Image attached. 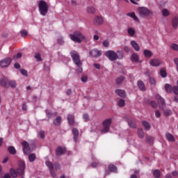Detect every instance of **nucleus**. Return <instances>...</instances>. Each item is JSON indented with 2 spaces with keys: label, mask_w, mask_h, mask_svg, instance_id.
<instances>
[{
  "label": "nucleus",
  "mask_w": 178,
  "mask_h": 178,
  "mask_svg": "<svg viewBox=\"0 0 178 178\" xmlns=\"http://www.w3.org/2000/svg\"><path fill=\"white\" fill-rule=\"evenodd\" d=\"M54 168H55V169L58 170V169H60V165H59V163H55Z\"/></svg>",
  "instance_id": "obj_61"
},
{
  "label": "nucleus",
  "mask_w": 178,
  "mask_h": 178,
  "mask_svg": "<svg viewBox=\"0 0 178 178\" xmlns=\"http://www.w3.org/2000/svg\"><path fill=\"white\" fill-rule=\"evenodd\" d=\"M70 55L74 63L76 66L83 65V63L81 62V60H80V54H79V52H77L76 51H70Z\"/></svg>",
  "instance_id": "obj_4"
},
{
  "label": "nucleus",
  "mask_w": 178,
  "mask_h": 178,
  "mask_svg": "<svg viewBox=\"0 0 178 178\" xmlns=\"http://www.w3.org/2000/svg\"><path fill=\"white\" fill-rule=\"evenodd\" d=\"M108 170L110 172L116 173V172H118V167H116V165H115L113 164H110V165H108Z\"/></svg>",
  "instance_id": "obj_24"
},
{
  "label": "nucleus",
  "mask_w": 178,
  "mask_h": 178,
  "mask_svg": "<svg viewBox=\"0 0 178 178\" xmlns=\"http://www.w3.org/2000/svg\"><path fill=\"white\" fill-rule=\"evenodd\" d=\"M67 122L70 126H73V124H74V116L70 114L67 115Z\"/></svg>",
  "instance_id": "obj_19"
},
{
  "label": "nucleus",
  "mask_w": 178,
  "mask_h": 178,
  "mask_svg": "<svg viewBox=\"0 0 178 178\" xmlns=\"http://www.w3.org/2000/svg\"><path fill=\"white\" fill-rule=\"evenodd\" d=\"M172 90H173L174 94H175L176 95H178V86H174Z\"/></svg>",
  "instance_id": "obj_54"
},
{
  "label": "nucleus",
  "mask_w": 178,
  "mask_h": 178,
  "mask_svg": "<svg viewBox=\"0 0 178 178\" xmlns=\"http://www.w3.org/2000/svg\"><path fill=\"white\" fill-rule=\"evenodd\" d=\"M170 48L172 50V51H178V44L176 43H172L170 44Z\"/></svg>",
  "instance_id": "obj_39"
},
{
  "label": "nucleus",
  "mask_w": 178,
  "mask_h": 178,
  "mask_svg": "<svg viewBox=\"0 0 178 178\" xmlns=\"http://www.w3.org/2000/svg\"><path fill=\"white\" fill-rule=\"evenodd\" d=\"M138 59H140V57L138 56V54L136 53H134L131 55V60L132 62H138Z\"/></svg>",
  "instance_id": "obj_22"
},
{
  "label": "nucleus",
  "mask_w": 178,
  "mask_h": 178,
  "mask_svg": "<svg viewBox=\"0 0 178 178\" xmlns=\"http://www.w3.org/2000/svg\"><path fill=\"white\" fill-rule=\"evenodd\" d=\"M156 99L158 102V104L159 105V107L161 109H165V106H166V104L165 103V99H163L161 96H160L159 95H156Z\"/></svg>",
  "instance_id": "obj_8"
},
{
  "label": "nucleus",
  "mask_w": 178,
  "mask_h": 178,
  "mask_svg": "<svg viewBox=\"0 0 178 178\" xmlns=\"http://www.w3.org/2000/svg\"><path fill=\"white\" fill-rule=\"evenodd\" d=\"M92 168H97L98 166V163L95 162H92L91 164Z\"/></svg>",
  "instance_id": "obj_62"
},
{
  "label": "nucleus",
  "mask_w": 178,
  "mask_h": 178,
  "mask_svg": "<svg viewBox=\"0 0 178 178\" xmlns=\"http://www.w3.org/2000/svg\"><path fill=\"white\" fill-rule=\"evenodd\" d=\"M14 67H15V69H20V64H19V63H17L14 65Z\"/></svg>",
  "instance_id": "obj_63"
},
{
  "label": "nucleus",
  "mask_w": 178,
  "mask_h": 178,
  "mask_svg": "<svg viewBox=\"0 0 178 178\" xmlns=\"http://www.w3.org/2000/svg\"><path fill=\"white\" fill-rule=\"evenodd\" d=\"M155 116L156 118H161V112H159V111H156Z\"/></svg>",
  "instance_id": "obj_60"
},
{
  "label": "nucleus",
  "mask_w": 178,
  "mask_h": 178,
  "mask_svg": "<svg viewBox=\"0 0 178 178\" xmlns=\"http://www.w3.org/2000/svg\"><path fill=\"white\" fill-rule=\"evenodd\" d=\"M127 33L129 37H134V34H136V29H134V28H128Z\"/></svg>",
  "instance_id": "obj_25"
},
{
  "label": "nucleus",
  "mask_w": 178,
  "mask_h": 178,
  "mask_svg": "<svg viewBox=\"0 0 178 178\" xmlns=\"http://www.w3.org/2000/svg\"><path fill=\"white\" fill-rule=\"evenodd\" d=\"M161 63H162L161 62V60H159L158 58H154V59L150 60V61H149L150 66H153L154 67L161 66Z\"/></svg>",
  "instance_id": "obj_13"
},
{
  "label": "nucleus",
  "mask_w": 178,
  "mask_h": 178,
  "mask_svg": "<svg viewBox=\"0 0 178 178\" xmlns=\"http://www.w3.org/2000/svg\"><path fill=\"white\" fill-rule=\"evenodd\" d=\"M115 93H117V95L119 97H121L122 98H124V97H126V92H124V90H123L122 89L116 90Z\"/></svg>",
  "instance_id": "obj_18"
},
{
  "label": "nucleus",
  "mask_w": 178,
  "mask_h": 178,
  "mask_svg": "<svg viewBox=\"0 0 178 178\" xmlns=\"http://www.w3.org/2000/svg\"><path fill=\"white\" fill-rule=\"evenodd\" d=\"M164 115H165V116H170V115H172V111L171 110H165Z\"/></svg>",
  "instance_id": "obj_51"
},
{
  "label": "nucleus",
  "mask_w": 178,
  "mask_h": 178,
  "mask_svg": "<svg viewBox=\"0 0 178 178\" xmlns=\"http://www.w3.org/2000/svg\"><path fill=\"white\" fill-rule=\"evenodd\" d=\"M143 125L144 126L145 129H146V130H149V129H151V124H149L147 121H143Z\"/></svg>",
  "instance_id": "obj_38"
},
{
  "label": "nucleus",
  "mask_w": 178,
  "mask_h": 178,
  "mask_svg": "<svg viewBox=\"0 0 178 178\" xmlns=\"http://www.w3.org/2000/svg\"><path fill=\"white\" fill-rule=\"evenodd\" d=\"M8 151L11 155H15L16 154V149L13 146H9L8 147Z\"/></svg>",
  "instance_id": "obj_30"
},
{
  "label": "nucleus",
  "mask_w": 178,
  "mask_h": 178,
  "mask_svg": "<svg viewBox=\"0 0 178 178\" xmlns=\"http://www.w3.org/2000/svg\"><path fill=\"white\" fill-rule=\"evenodd\" d=\"M88 80V79L87 78V76H82L81 77V81H83V83H87Z\"/></svg>",
  "instance_id": "obj_59"
},
{
  "label": "nucleus",
  "mask_w": 178,
  "mask_h": 178,
  "mask_svg": "<svg viewBox=\"0 0 178 178\" xmlns=\"http://www.w3.org/2000/svg\"><path fill=\"white\" fill-rule=\"evenodd\" d=\"M34 58L38 62H42V58H41V54H40V53H35Z\"/></svg>",
  "instance_id": "obj_35"
},
{
  "label": "nucleus",
  "mask_w": 178,
  "mask_h": 178,
  "mask_svg": "<svg viewBox=\"0 0 178 178\" xmlns=\"http://www.w3.org/2000/svg\"><path fill=\"white\" fill-rule=\"evenodd\" d=\"M172 26L173 29H176L178 28V17H177V16H175L172 18Z\"/></svg>",
  "instance_id": "obj_17"
},
{
  "label": "nucleus",
  "mask_w": 178,
  "mask_h": 178,
  "mask_svg": "<svg viewBox=\"0 0 178 178\" xmlns=\"http://www.w3.org/2000/svg\"><path fill=\"white\" fill-rule=\"evenodd\" d=\"M160 74L161 77H163V79H165V77L168 76V73L166 72V70H161Z\"/></svg>",
  "instance_id": "obj_40"
},
{
  "label": "nucleus",
  "mask_w": 178,
  "mask_h": 178,
  "mask_svg": "<svg viewBox=\"0 0 178 178\" xmlns=\"http://www.w3.org/2000/svg\"><path fill=\"white\" fill-rule=\"evenodd\" d=\"M138 136L140 138H144V131H143V129L138 130Z\"/></svg>",
  "instance_id": "obj_44"
},
{
  "label": "nucleus",
  "mask_w": 178,
  "mask_h": 178,
  "mask_svg": "<svg viewBox=\"0 0 178 178\" xmlns=\"http://www.w3.org/2000/svg\"><path fill=\"white\" fill-rule=\"evenodd\" d=\"M138 87L141 91H145V85L141 81H138Z\"/></svg>",
  "instance_id": "obj_27"
},
{
  "label": "nucleus",
  "mask_w": 178,
  "mask_h": 178,
  "mask_svg": "<svg viewBox=\"0 0 178 178\" xmlns=\"http://www.w3.org/2000/svg\"><path fill=\"white\" fill-rule=\"evenodd\" d=\"M10 172L12 177H13V178L17 177V171H16V170H15V168H10Z\"/></svg>",
  "instance_id": "obj_32"
},
{
  "label": "nucleus",
  "mask_w": 178,
  "mask_h": 178,
  "mask_svg": "<svg viewBox=\"0 0 178 178\" xmlns=\"http://www.w3.org/2000/svg\"><path fill=\"white\" fill-rule=\"evenodd\" d=\"M39 136L42 138H45V132L44 131H39Z\"/></svg>",
  "instance_id": "obj_55"
},
{
  "label": "nucleus",
  "mask_w": 178,
  "mask_h": 178,
  "mask_svg": "<svg viewBox=\"0 0 178 178\" xmlns=\"http://www.w3.org/2000/svg\"><path fill=\"white\" fill-rule=\"evenodd\" d=\"M70 38L74 42L81 44L83 40H86V36L81 31H76L73 33L70 34Z\"/></svg>",
  "instance_id": "obj_1"
},
{
  "label": "nucleus",
  "mask_w": 178,
  "mask_h": 178,
  "mask_svg": "<svg viewBox=\"0 0 178 178\" xmlns=\"http://www.w3.org/2000/svg\"><path fill=\"white\" fill-rule=\"evenodd\" d=\"M12 62L11 58H4L3 60L0 61V66L1 67H8L10 63Z\"/></svg>",
  "instance_id": "obj_10"
},
{
  "label": "nucleus",
  "mask_w": 178,
  "mask_h": 178,
  "mask_svg": "<svg viewBox=\"0 0 178 178\" xmlns=\"http://www.w3.org/2000/svg\"><path fill=\"white\" fill-rule=\"evenodd\" d=\"M3 178H10V174L9 173L5 174Z\"/></svg>",
  "instance_id": "obj_64"
},
{
  "label": "nucleus",
  "mask_w": 178,
  "mask_h": 178,
  "mask_svg": "<svg viewBox=\"0 0 178 178\" xmlns=\"http://www.w3.org/2000/svg\"><path fill=\"white\" fill-rule=\"evenodd\" d=\"M83 119L84 122H88L90 120V115H88V113H84L83 115Z\"/></svg>",
  "instance_id": "obj_43"
},
{
  "label": "nucleus",
  "mask_w": 178,
  "mask_h": 178,
  "mask_svg": "<svg viewBox=\"0 0 178 178\" xmlns=\"http://www.w3.org/2000/svg\"><path fill=\"white\" fill-rule=\"evenodd\" d=\"M46 114L47 118H49V119L52 118V117L54 116H56L57 113H51L49 111H46Z\"/></svg>",
  "instance_id": "obj_41"
},
{
  "label": "nucleus",
  "mask_w": 178,
  "mask_h": 178,
  "mask_svg": "<svg viewBox=\"0 0 178 178\" xmlns=\"http://www.w3.org/2000/svg\"><path fill=\"white\" fill-rule=\"evenodd\" d=\"M149 104L151 105V106H152L154 109H156V108H158V104L156 103V102L152 100L149 102Z\"/></svg>",
  "instance_id": "obj_46"
},
{
  "label": "nucleus",
  "mask_w": 178,
  "mask_h": 178,
  "mask_svg": "<svg viewBox=\"0 0 178 178\" xmlns=\"http://www.w3.org/2000/svg\"><path fill=\"white\" fill-rule=\"evenodd\" d=\"M77 69H76V72H78V73H81L83 72V68L81 67V66H77Z\"/></svg>",
  "instance_id": "obj_58"
},
{
  "label": "nucleus",
  "mask_w": 178,
  "mask_h": 178,
  "mask_svg": "<svg viewBox=\"0 0 178 178\" xmlns=\"http://www.w3.org/2000/svg\"><path fill=\"white\" fill-rule=\"evenodd\" d=\"M8 84H9V86H10V87L11 88H16V87H17V84L16 83V81H13V80L9 81V82H8Z\"/></svg>",
  "instance_id": "obj_36"
},
{
  "label": "nucleus",
  "mask_w": 178,
  "mask_h": 178,
  "mask_svg": "<svg viewBox=\"0 0 178 178\" xmlns=\"http://www.w3.org/2000/svg\"><path fill=\"white\" fill-rule=\"evenodd\" d=\"M143 55L145 56V58H151L152 56V51L149 49H145L143 51Z\"/></svg>",
  "instance_id": "obj_23"
},
{
  "label": "nucleus",
  "mask_w": 178,
  "mask_h": 178,
  "mask_svg": "<svg viewBox=\"0 0 178 178\" xmlns=\"http://www.w3.org/2000/svg\"><path fill=\"white\" fill-rule=\"evenodd\" d=\"M149 81L150 84H152L153 86H155V79L154 78H149Z\"/></svg>",
  "instance_id": "obj_56"
},
{
  "label": "nucleus",
  "mask_w": 178,
  "mask_h": 178,
  "mask_svg": "<svg viewBox=\"0 0 178 178\" xmlns=\"http://www.w3.org/2000/svg\"><path fill=\"white\" fill-rule=\"evenodd\" d=\"M72 134L74 136V143H77V140H79V134H80V133L79 132V129L74 128L72 129Z\"/></svg>",
  "instance_id": "obj_15"
},
{
  "label": "nucleus",
  "mask_w": 178,
  "mask_h": 178,
  "mask_svg": "<svg viewBox=\"0 0 178 178\" xmlns=\"http://www.w3.org/2000/svg\"><path fill=\"white\" fill-rule=\"evenodd\" d=\"M124 105H125L124 99H120L118 102V106H120L122 108L124 106Z\"/></svg>",
  "instance_id": "obj_47"
},
{
  "label": "nucleus",
  "mask_w": 178,
  "mask_h": 178,
  "mask_svg": "<svg viewBox=\"0 0 178 178\" xmlns=\"http://www.w3.org/2000/svg\"><path fill=\"white\" fill-rule=\"evenodd\" d=\"M165 137L167 138V140L171 143H174L175 141V137L173 136V135H172V134H166Z\"/></svg>",
  "instance_id": "obj_29"
},
{
  "label": "nucleus",
  "mask_w": 178,
  "mask_h": 178,
  "mask_svg": "<svg viewBox=\"0 0 178 178\" xmlns=\"http://www.w3.org/2000/svg\"><path fill=\"white\" fill-rule=\"evenodd\" d=\"M162 15L163 16L166 17L167 16H169V15H170V13L169 12L168 9L164 8L162 10Z\"/></svg>",
  "instance_id": "obj_37"
},
{
  "label": "nucleus",
  "mask_w": 178,
  "mask_h": 178,
  "mask_svg": "<svg viewBox=\"0 0 178 178\" xmlns=\"http://www.w3.org/2000/svg\"><path fill=\"white\" fill-rule=\"evenodd\" d=\"M103 47H105V48H108L109 47V41L108 40H106L103 42Z\"/></svg>",
  "instance_id": "obj_53"
},
{
  "label": "nucleus",
  "mask_w": 178,
  "mask_h": 178,
  "mask_svg": "<svg viewBox=\"0 0 178 178\" xmlns=\"http://www.w3.org/2000/svg\"><path fill=\"white\" fill-rule=\"evenodd\" d=\"M127 16H129V17H131V19H133L135 22H138V17H137L134 12L127 13Z\"/></svg>",
  "instance_id": "obj_26"
},
{
  "label": "nucleus",
  "mask_w": 178,
  "mask_h": 178,
  "mask_svg": "<svg viewBox=\"0 0 178 178\" xmlns=\"http://www.w3.org/2000/svg\"><path fill=\"white\" fill-rule=\"evenodd\" d=\"M165 90L166 91V92H172V90H173V88L172 87V85L169 84V83H166L165 85Z\"/></svg>",
  "instance_id": "obj_31"
},
{
  "label": "nucleus",
  "mask_w": 178,
  "mask_h": 178,
  "mask_svg": "<svg viewBox=\"0 0 178 178\" xmlns=\"http://www.w3.org/2000/svg\"><path fill=\"white\" fill-rule=\"evenodd\" d=\"M61 122H62V117L57 116V118L54 120L53 123L55 126H60Z\"/></svg>",
  "instance_id": "obj_20"
},
{
  "label": "nucleus",
  "mask_w": 178,
  "mask_h": 178,
  "mask_svg": "<svg viewBox=\"0 0 178 178\" xmlns=\"http://www.w3.org/2000/svg\"><path fill=\"white\" fill-rule=\"evenodd\" d=\"M128 124L129 127H131L132 129H136L137 127V125L136 124V121H134V120H129Z\"/></svg>",
  "instance_id": "obj_28"
},
{
  "label": "nucleus",
  "mask_w": 178,
  "mask_h": 178,
  "mask_svg": "<svg viewBox=\"0 0 178 178\" xmlns=\"http://www.w3.org/2000/svg\"><path fill=\"white\" fill-rule=\"evenodd\" d=\"M46 165L49 168V170L54 169V165L51 161H46Z\"/></svg>",
  "instance_id": "obj_48"
},
{
  "label": "nucleus",
  "mask_w": 178,
  "mask_h": 178,
  "mask_svg": "<svg viewBox=\"0 0 178 178\" xmlns=\"http://www.w3.org/2000/svg\"><path fill=\"white\" fill-rule=\"evenodd\" d=\"M39 12L42 16H47L48 13V9H49V6L44 0H40L38 4Z\"/></svg>",
  "instance_id": "obj_2"
},
{
  "label": "nucleus",
  "mask_w": 178,
  "mask_h": 178,
  "mask_svg": "<svg viewBox=\"0 0 178 178\" xmlns=\"http://www.w3.org/2000/svg\"><path fill=\"white\" fill-rule=\"evenodd\" d=\"M153 176L155 178H160L161 177V170H155L153 172Z\"/></svg>",
  "instance_id": "obj_34"
},
{
  "label": "nucleus",
  "mask_w": 178,
  "mask_h": 178,
  "mask_svg": "<svg viewBox=\"0 0 178 178\" xmlns=\"http://www.w3.org/2000/svg\"><path fill=\"white\" fill-rule=\"evenodd\" d=\"M89 54L93 58H99V56H101V55H102V51L100 50H98L97 49H94L90 50Z\"/></svg>",
  "instance_id": "obj_9"
},
{
  "label": "nucleus",
  "mask_w": 178,
  "mask_h": 178,
  "mask_svg": "<svg viewBox=\"0 0 178 178\" xmlns=\"http://www.w3.org/2000/svg\"><path fill=\"white\" fill-rule=\"evenodd\" d=\"M50 173L52 176V177L55 178L56 177V173L54 171V169L50 170Z\"/></svg>",
  "instance_id": "obj_57"
},
{
  "label": "nucleus",
  "mask_w": 178,
  "mask_h": 178,
  "mask_svg": "<svg viewBox=\"0 0 178 178\" xmlns=\"http://www.w3.org/2000/svg\"><path fill=\"white\" fill-rule=\"evenodd\" d=\"M25 169H26V163H24V162H22L20 163V168L17 169V173H18L19 176H23V175H24Z\"/></svg>",
  "instance_id": "obj_11"
},
{
  "label": "nucleus",
  "mask_w": 178,
  "mask_h": 178,
  "mask_svg": "<svg viewBox=\"0 0 178 178\" xmlns=\"http://www.w3.org/2000/svg\"><path fill=\"white\" fill-rule=\"evenodd\" d=\"M57 42L59 45H63V44H65V40H63V38H60L57 40Z\"/></svg>",
  "instance_id": "obj_49"
},
{
  "label": "nucleus",
  "mask_w": 178,
  "mask_h": 178,
  "mask_svg": "<svg viewBox=\"0 0 178 178\" xmlns=\"http://www.w3.org/2000/svg\"><path fill=\"white\" fill-rule=\"evenodd\" d=\"M138 12L141 17H147V16L152 17V16H154V13L146 7H140Z\"/></svg>",
  "instance_id": "obj_3"
},
{
  "label": "nucleus",
  "mask_w": 178,
  "mask_h": 178,
  "mask_svg": "<svg viewBox=\"0 0 178 178\" xmlns=\"http://www.w3.org/2000/svg\"><path fill=\"white\" fill-rule=\"evenodd\" d=\"M8 83H9V81L8 80V78H6V77H3V79H1L0 80V84L1 86H3V87H6V86H8Z\"/></svg>",
  "instance_id": "obj_21"
},
{
  "label": "nucleus",
  "mask_w": 178,
  "mask_h": 178,
  "mask_svg": "<svg viewBox=\"0 0 178 178\" xmlns=\"http://www.w3.org/2000/svg\"><path fill=\"white\" fill-rule=\"evenodd\" d=\"M93 24L95 26H101L104 24V19H102V17L101 16H96L95 18L93 20Z\"/></svg>",
  "instance_id": "obj_12"
},
{
  "label": "nucleus",
  "mask_w": 178,
  "mask_h": 178,
  "mask_svg": "<svg viewBox=\"0 0 178 178\" xmlns=\"http://www.w3.org/2000/svg\"><path fill=\"white\" fill-rule=\"evenodd\" d=\"M37 156H35V154L32 153L29 155V161L31 162H34L36 159Z\"/></svg>",
  "instance_id": "obj_33"
},
{
  "label": "nucleus",
  "mask_w": 178,
  "mask_h": 178,
  "mask_svg": "<svg viewBox=\"0 0 178 178\" xmlns=\"http://www.w3.org/2000/svg\"><path fill=\"white\" fill-rule=\"evenodd\" d=\"M103 129L102 130V133L103 134H106L108 131H109V129H111V124H112V118L106 119L102 122Z\"/></svg>",
  "instance_id": "obj_5"
},
{
  "label": "nucleus",
  "mask_w": 178,
  "mask_h": 178,
  "mask_svg": "<svg viewBox=\"0 0 178 178\" xmlns=\"http://www.w3.org/2000/svg\"><path fill=\"white\" fill-rule=\"evenodd\" d=\"M106 56L109 59V60H111L112 62H114L118 58V54H116V52L113 50L107 51L106 52Z\"/></svg>",
  "instance_id": "obj_6"
},
{
  "label": "nucleus",
  "mask_w": 178,
  "mask_h": 178,
  "mask_svg": "<svg viewBox=\"0 0 178 178\" xmlns=\"http://www.w3.org/2000/svg\"><path fill=\"white\" fill-rule=\"evenodd\" d=\"M88 13H95V8H94V7H88Z\"/></svg>",
  "instance_id": "obj_50"
},
{
  "label": "nucleus",
  "mask_w": 178,
  "mask_h": 178,
  "mask_svg": "<svg viewBox=\"0 0 178 178\" xmlns=\"http://www.w3.org/2000/svg\"><path fill=\"white\" fill-rule=\"evenodd\" d=\"M66 152V148L58 147L56 149V155L60 156L63 155Z\"/></svg>",
  "instance_id": "obj_14"
},
{
  "label": "nucleus",
  "mask_w": 178,
  "mask_h": 178,
  "mask_svg": "<svg viewBox=\"0 0 178 178\" xmlns=\"http://www.w3.org/2000/svg\"><path fill=\"white\" fill-rule=\"evenodd\" d=\"M22 145L23 147V152L26 155H29V154H30L33 151V149L30 148V145L29 144V143H27V141H22Z\"/></svg>",
  "instance_id": "obj_7"
},
{
  "label": "nucleus",
  "mask_w": 178,
  "mask_h": 178,
  "mask_svg": "<svg viewBox=\"0 0 178 178\" xmlns=\"http://www.w3.org/2000/svg\"><path fill=\"white\" fill-rule=\"evenodd\" d=\"M124 81V76H120L118 78L116 79L115 81L118 84H120L121 83H122Z\"/></svg>",
  "instance_id": "obj_42"
},
{
  "label": "nucleus",
  "mask_w": 178,
  "mask_h": 178,
  "mask_svg": "<svg viewBox=\"0 0 178 178\" xmlns=\"http://www.w3.org/2000/svg\"><path fill=\"white\" fill-rule=\"evenodd\" d=\"M20 33H21V37H27V35H29V32H27V31L26 30H22L20 31Z\"/></svg>",
  "instance_id": "obj_45"
},
{
  "label": "nucleus",
  "mask_w": 178,
  "mask_h": 178,
  "mask_svg": "<svg viewBox=\"0 0 178 178\" xmlns=\"http://www.w3.org/2000/svg\"><path fill=\"white\" fill-rule=\"evenodd\" d=\"M130 44L134 49H135L137 52L140 51V45H138L136 40H131Z\"/></svg>",
  "instance_id": "obj_16"
},
{
  "label": "nucleus",
  "mask_w": 178,
  "mask_h": 178,
  "mask_svg": "<svg viewBox=\"0 0 178 178\" xmlns=\"http://www.w3.org/2000/svg\"><path fill=\"white\" fill-rule=\"evenodd\" d=\"M20 72H21V74H22V76H27L29 74V73L27 72V70H26L21 69Z\"/></svg>",
  "instance_id": "obj_52"
}]
</instances>
